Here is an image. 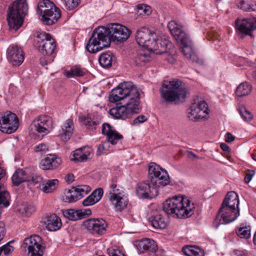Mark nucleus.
<instances>
[{
  "label": "nucleus",
  "instance_id": "obj_1",
  "mask_svg": "<svg viewBox=\"0 0 256 256\" xmlns=\"http://www.w3.org/2000/svg\"><path fill=\"white\" fill-rule=\"evenodd\" d=\"M108 98L112 102L128 100L126 104L110 109L109 114L115 118L125 120L140 112V94L132 82L120 84L112 90Z\"/></svg>",
  "mask_w": 256,
  "mask_h": 256
},
{
  "label": "nucleus",
  "instance_id": "obj_2",
  "mask_svg": "<svg viewBox=\"0 0 256 256\" xmlns=\"http://www.w3.org/2000/svg\"><path fill=\"white\" fill-rule=\"evenodd\" d=\"M194 203L182 196L166 200L163 204L162 210L168 214L178 218L190 216L194 209Z\"/></svg>",
  "mask_w": 256,
  "mask_h": 256
},
{
  "label": "nucleus",
  "instance_id": "obj_3",
  "mask_svg": "<svg viewBox=\"0 0 256 256\" xmlns=\"http://www.w3.org/2000/svg\"><path fill=\"white\" fill-rule=\"evenodd\" d=\"M160 92L162 98L166 102L178 104L184 100L187 90L178 80H164Z\"/></svg>",
  "mask_w": 256,
  "mask_h": 256
},
{
  "label": "nucleus",
  "instance_id": "obj_4",
  "mask_svg": "<svg viewBox=\"0 0 256 256\" xmlns=\"http://www.w3.org/2000/svg\"><path fill=\"white\" fill-rule=\"evenodd\" d=\"M112 41L108 24L107 27L100 26L92 32L86 49L90 53H96L104 48L110 46Z\"/></svg>",
  "mask_w": 256,
  "mask_h": 256
},
{
  "label": "nucleus",
  "instance_id": "obj_5",
  "mask_svg": "<svg viewBox=\"0 0 256 256\" xmlns=\"http://www.w3.org/2000/svg\"><path fill=\"white\" fill-rule=\"evenodd\" d=\"M28 12L26 0H15L9 6L7 20L10 29L18 30L23 24Z\"/></svg>",
  "mask_w": 256,
  "mask_h": 256
},
{
  "label": "nucleus",
  "instance_id": "obj_6",
  "mask_svg": "<svg viewBox=\"0 0 256 256\" xmlns=\"http://www.w3.org/2000/svg\"><path fill=\"white\" fill-rule=\"evenodd\" d=\"M38 11L42 16L44 24L52 25L61 16V10L49 0H43L38 4Z\"/></svg>",
  "mask_w": 256,
  "mask_h": 256
},
{
  "label": "nucleus",
  "instance_id": "obj_7",
  "mask_svg": "<svg viewBox=\"0 0 256 256\" xmlns=\"http://www.w3.org/2000/svg\"><path fill=\"white\" fill-rule=\"evenodd\" d=\"M12 180L15 186H18L25 182L35 186L42 182V178L36 174L33 168H27L16 170L12 177Z\"/></svg>",
  "mask_w": 256,
  "mask_h": 256
},
{
  "label": "nucleus",
  "instance_id": "obj_8",
  "mask_svg": "<svg viewBox=\"0 0 256 256\" xmlns=\"http://www.w3.org/2000/svg\"><path fill=\"white\" fill-rule=\"evenodd\" d=\"M149 181L158 186H166L170 182L169 176L167 172L154 162H150L148 165Z\"/></svg>",
  "mask_w": 256,
  "mask_h": 256
},
{
  "label": "nucleus",
  "instance_id": "obj_9",
  "mask_svg": "<svg viewBox=\"0 0 256 256\" xmlns=\"http://www.w3.org/2000/svg\"><path fill=\"white\" fill-rule=\"evenodd\" d=\"M240 216V209H233L221 204L214 225L218 228L220 224H228L235 220Z\"/></svg>",
  "mask_w": 256,
  "mask_h": 256
},
{
  "label": "nucleus",
  "instance_id": "obj_10",
  "mask_svg": "<svg viewBox=\"0 0 256 256\" xmlns=\"http://www.w3.org/2000/svg\"><path fill=\"white\" fill-rule=\"evenodd\" d=\"M19 120L17 116L6 111L0 114V131L3 133L10 134L18 128Z\"/></svg>",
  "mask_w": 256,
  "mask_h": 256
},
{
  "label": "nucleus",
  "instance_id": "obj_11",
  "mask_svg": "<svg viewBox=\"0 0 256 256\" xmlns=\"http://www.w3.org/2000/svg\"><path fill=\"white\" fill-rule=\"evenodd\" d=\"M158 40V34L152 30L146 27L138 30L136 36V40L138 44L142 47L149 49H154L155 44L154 40Z\"/></svg>",
  "mask_w": 256,
  "mask_h": 256
},
{
  "label": "nucleus",
  "instance_id": "obj_12",
  "mask_svg": "<svg viewBox=\"0 0 256 256\" xmlns=\"http://www.w3.org/2000/svg\"><path fill=\"white\" fill-rule=\"evenodd\" d=\"M38 48L44 56H52L56 48V42L52 36L46 32H42L38 35Z\"/></svg>",
  "mask_w": 256,
  "mask_h": 256
},
{
  "label": "nucleus",
  "instance_id": "obj_13",
  "mask_svg": "<svg viewBox=\"0 0 256 256\" xmlns=\"http://www.w3.org/2000/svg\"><path fill=\"white\" fill-rule=\"evenodd\" d=\"M108 28L112 42H124L132 34L127 27L118 23L110 24Z\"/></svg>",
  "mask_w": 256,
  "mask_h": 256
},
{
  "label": "nucleus",
  "instance_id": "obj_14",
  "mask_svg": "<svg viewBox=\"0 0 256 256\" xmlns=\"http://www.w3.org/2000/svg\"><path fill=\"white\" fill-rule=\"evenodd\" d=\"M107 226L106 222L102 218H90L83 222V226L93 235L104 234Z\"/></svg>",
  "mask_w": 256,
  "mask_h": 256
},
{
  "label": "nucleus",
  "instance_id": "obj_15",
  "mask_svg": "<svg viewBox=\"0 0 256 256\" xmlns=\"http://www.w3.org/2000/svg\"><path fill=\"white\" fill-rule=\"evenodd\" d=\"M42 240L38 235H34L25 238L24 246L27 248L30 256H42L44 252L42 249Z\"/></svg>",
  "mask_w": 256,
  "mask_h": 256
},
{
  "label": "nucleus",
  "instance_id": "obj_16",
  "mask_svg": "<svg viewBox=\"0 0 256 256\" xmlns=\"http://www.w3.org/2000/svg\"><path fill=\"white\" fill-rule=\"evenodd\" d=\"M158 185H155L148 179L147 180L138 184L136 192L140 197L151 199L158 195Z\"/></svg>",
  "mask_w": 256,
  "mask_h": 256
},
{
  "label": "nucleus",
  "instance_id": "obj_17",
  "mask_svg": "<svg viewBox=\"0 0 256 256\" xmlns=\"http://www.w3.org/2000/svg\"><path fill=\"white\" fill-rule=\"evenodd\" d=\"M235 28L242 38L243 36H252V31L256 30V18L236 19Z\"/></svg>",
  "mask_w": 256,
  "mask_h": 256
},
{
  "label": "nucleus",
  "instance_id": "obj_18",
  "mask_svg": "<svg viewBox=\"0 0 256 256\" xmlns=\"http://www.w3.org/2000/svg\"><path fill=\"white\" fill-rule=\"evenodd\" d=\"M190 110L188 116L192 121L204 118L208 114V104L204 100L193 103L190 106Z\"/></svg>",
  "mask_w": 256,
  "mask_h": 256
},
{
  "label": "nucleus",
  "instance_id": "obj_19",
  "mask_svg": "<svg viewBox=\"0 0 256 256\" xmlns=\"http://www.w3.org/2000/svg\"><path fill=\"white\" fill-rule=\"evenodd\" d=\"M168 26L172 34L180 44V46H185V44H186L188 41L190 44H192L188 35L182 30V26L178 24L176 21L173 20L170 22Z\"/></svg>",
  "mask_w": 256,
  "mask_h": 256
},
{
  "label": "nucleus",
  "instance_id": "obj_20",
  "mask_svg": "<svg viewBox=\"0 0 256 256\" xmlns=\"http://www.w3.org/2000/svg\"><path fill=\"white\" fill-rule=\"evenodd\" d=\"M7 58L14 66H19L24 60L22 48L18 46H12L7 50Z\"/></svg>",
  "mask_w": 256,
  "mask_h": 256
},
{
  "label": "nucleus",
  "instance_id": "obj_21",
  "mask_svg": "<svg viewBox=\"0 0 256 256\" xmlns=\"http://www.w3.org/2000/svg\"><path fill=\"white\" fill-rule=\"evenodd\" d=\"M93 156L92 150L89 146H84L73 152L70 160L75 162H84L90 159Z\"/></svg>",
  "mask_w": 256,
  "mask_h": 256
},
{
  "label": "nucleus",
  "instance_id": "obj_22",
  "mask_svg": "<svg viewBox=\"0 0 256 256\" xmlns=\"http://www.w3.org/2000/svg\"><path fill=\"white\" fill-rule=\"evenodd\" d=\"M136 246L140 252H148L149 254H154L158 250L156 242L150 238L142 239L136 242Z\"/></svg>",
  "mask_w": 256,
  "mask_h": 256
},
{
  "label": "nucleus",
  "instance_id": "obj_23",
  "mask_svg": "<svg viewBox=\"0 0 256 256\" xmlns=\"http://www.w3.org/2000/svg\"><path fill=\"white\" fill-rule=\"evenodd\" d=\"M61 159L54 154H48L40 163L41 168L44 170H53L61 164Z\"/></svg>",
  "mask_w": 256,
  "mask_h": 256
},
{
  "label": "nucleus",
  "instance_id": "obj_24",
  "mask_svg": "<svg viewBox=\"0 0 256 256\" xmlns=\"http://www.w3.org/2000/svg\"><path fill=\"white\" fill-rule=\"evenodd\" d=\"M112 192L110 197V201L114 205L116 210L122 211L126 208L128 203V199L124 197L121 193Z\"/></svg>",
  "mask_w": 256,
  "mask_h": 256
},
{
  "label": "nucleus",
  "instance_id": "obj_25",
  "mask_svg": "<svg viewBox=\"0 0 256 256\" xmlns=\"http://www.w3.org/2000/svg\"><path fill=\"white\" fill-rule=\"evenodd\" d=\"M148 222L156 229H164L168 226V220L160 214L156 212L148 218Z\"/></svg>",
  "mask_w": 256,
  "mask_h": 256
},
{
  "label": "nucleus",
  "instance_id": "obj_26",
  "mask_svg": "<svg viewBox=\"0 0 256 256\" xmlns=\"http://www.w3.org/2000/svg\"><path fill=\"white\" fill-rule=\"evenodd\" d=\"M74 128L72 120L70 119L67 120L59 132L58 136L60 140L64 142L70 140L73 133Z\"/></svg>",
  "mask_w": 256,
  "mask_h": 256
},
{
  "label": "nucleus",
  "instance_id": "obj_27",
  "mask_svg": "<svg viewBox=\"0 0 256 256\" xmlns=\"http://www.w3.org/2000/svg\"><path fill=\"white\" fill-rule=\"evenodd\" d=\"M239 198L238 194L234 192H228L226 198L224 200L222 205L230 207L233 209H239Z\"/></svg>",
  "mask_w": 256,
  "mask_h": 256
},
{
  "label": "nucleus",
  "instance_id": "obj_28",
  "mask_svg": "<svg viewBox=\"0 0 256 256\" xmlns=\"http://www.w3.org/2000/svg\"><path fill=\"white\" fill-rule=\"evenodd\" d=\"M46 228L50 231H56L59 230L61 226L60 218L55 214L48 216L44 222Z\"/></svg>",
  "mask_w": 256,
  "mask_h": 256
},
{
  "label": "nucleus",
  "instance_id": "obj_29",
  "mask_svg": "<svg viewBox=\"0 0 256 256\" xmlns=\"http://www.w3.org/2000/svg\"><path fill=\"white\" fill-rule=\"evenodd\" d=\"M103 190L102 188L96 189L89 196L82 202L84 206L94 205L100 200L103 195Z\"/></svg>",
  "mask_w": 256,
  "mask_h": 256
},
{
  "label": "nucleus",
  "instance_id": "obj_30",
  "mask_svg": "<svg viewBox=\"0 0 256 256\" xmlns=\"http://www.w3.org/2000/svg\"><path fill=\"white\" fill-rule=\"evenodd\" d=\"M5 175V170L0 167V204H2L4 206L10 205V194L8 192L4 190V184L2 183L1 180Z\"/></svg>",
  "mask_w": 256,
  "mask_h": 256
},
{
  "label": "nucleus",
  "instance_id": "obj_31",
  "mask_svg": "<svg viewBox=\"0 0 256 256\" xmlns=\"http://www.w3.org/2000/svg\"><path fill=\"white\" fill-rule=\"evenodd\" d=\"M155 44L154 49H149L150 51H153L156 54H162L166 52L168 46L170 44L166 40H160L158 36V40H154Z\"/></svg>",
  "mask_w": 256,
  "mask_h": 256
},
{
  "label": "nucleus",
  "instance_id": "obj_32",
  "mask_svg": "<svg viewBox=\"0 0 256 256\" xmlns=\"http://www.w3.org/2000/svg\"><path fill=\"white\" fill-rule=\"evenodd\" d=\"M86 74L84 68L78 66H75L72 67L69 70H66L64 72V75L68 78L76 77H82Z\"/></svg>",
  "mask_w": 256,
  "mask_h": 256
},
{
  "label": "nucleus",
  "instance_id": "obj_33",
  "mask_svg": "<svg viewBox=\"0 0 256 256\" xmlns=\"http://www.w3.org/2000/svg\"><path fill=\"white\" fill-rule=\"evenodd\" d=\"M182 52L184 56L194 62H197L198 57L194 52L192 44H190V42H186L185 46H180Z\"/></svg>",
  "mask_w": 256,
  "mask_h": 256
},
{
  "label": "nucleus",
  "instance_id": "obj_34",
  "mask_svg": "<svg viewBox=\"0 0 256 256\" xmlns=\"http://www.w3.org/2000/svg\"><path fill=\"white\" fill-rule=\"evenodd\" d=\"M182 251L187 256H204V251L196 246H184Z\"/></svg>",
  "mask_w": 256,
  "mask_h": 256
},
{
  "label": "nucleus",
  "instance_id": "obj_35",
  "mask_svg": "<svg viewBox=\"0 0 256 256\" xmlns=\"http://www.w3.org/2000/svg\"><path fill=\"white\" fill-rule=\"evenodd\" d=\"M113 54L110 52L102 53L100 56L98 61L103 68H110L112 66Z\"/></svg>",
  "mask_w": 256,
  "mask_h": 256
},
{
  "label": "nucleus",
  "instance_id": "obj_36",
  "mask_svg": "<svg viewBox=\"0 0 256 256\" xmlns=\"http://www.w3.org/2000/svg\"><path fill=\"white\" fill-rule=\"evenodd\" d=\"M252 86L247 82H242L236 88V94L241 97L248 95L252 90Z\"/></svg>",
  "mask_w": 256,
  "mask_h": 256
},
{
  "label": "nucleus",
  "instance_id": "obj_37",
  "mask_svg": "<svg viewBox=\"0 0 256 256\" xmlns=\"http://www.w3.org/2000/svg\"><path fill=\"white\" fill-rule=\"evenodd\" d=\"M66 217L72 220H77L82 219L85 215L82 210H76L73 209L66 210L64 212Z\"/></svg>",
  "mask_w": 256,
  "mask_h": 256
},
{
  "label": "nucleus",
  "instance_id": "obj_38",
  "mask_svg": "<svg viewBox=\"0 0 256 256\" xmlns=\"http://www.w3.org/2000/svg\"><path fill=\"white\" fill-rule=\"evenodd\" d=\"M237 236L241 238L248 239L250 237V227L242 224L235 230Z\"/></svg>",
  "mask_w": 256,
  "mask_h": 256
},
{
  "label": "nucleus",
  "instance_id": "obj_39",
  "mask_svg": "<svg viewBox=\"0 0 256 256\" xmlns=\"http://www.w3.org/2000/svg\"><path fill=\"white\" fill-rule=\"evenodd\" d=\"M238 8L244 12H253L256 10V2H248L244 0H240L237 4Z\"/></svg>",
  "mask_w": 256,
  "mask_h": 256
},
{
  "label": "nucleus",
  "instance_id": "obj_40",
  "mask_svg": "<svg viewBox=\"0 0 256 256\" xmlns=\"http://www.w3.org/2000/svg\"><path fill=\"white\" fill-rule=\"evenodd\" d=\"M150 59V55L143 50L139 51L135 58V63L138 66L144 65Z\"/></svg>",
  "mask_w": 256,
  "mask_h": 256
},
{
  "label": "nucleus",
  "instance_id": "obj_41",
  "mask_svg": "<svg viewBox=\"0 0 256 256\" xmlns=\"http://www.w3.org/2000/svg\"><path fill=\"white\" fill-rule=\"evenodd\" d=\"M79 200L78 193L76 192L74 187L69 190L67 194L63 197V200L68 202H74Z\"/></svg>",
  "mask_w": 256,
  "mask_h": 256
},
{
  "label": "nucleus",
  "instance_id": "obj_42",
  "mask_svg": "<svg viewBox=\"0 0 256 256\" xmlns=\"http://www.w3.org/2000/svg\"><path fill=\"white\" fill-rule=\"evenodd\" d=\"M38 118L40 122H42V124L44 126L43 129L46 130L48 133L52 128V120L50 118L46 116H39Z\"/></svg>",
  "mask_w": 256,
  "mask_h": 256
},
{
  "label": "nucleus",
  "instance_id": "obj_43",
  "mask_svg": "<svg viewBox=\"0 0 256 256\" xmlns=\"http://www.w3.org/2000/svg\"><path fill=\"white\" fill-rule=\"evenodd\" d=\"M78 196L80 199L88 194L91 190V188L88 185H80L74 187Z\"/></svg>",
  "mask_w": 256,
  "mask_h": 256
},
{
  "label": "nucleus",
  "instance_id": "obj_44",
  "mask_svg": "<svg viewBox=\"0 0 256 256\" xmlns=\"http://www.w3.org/2000/svg\"><path fill=\"white\" fill-rule=\"evenodd\" d=\"M58 184V180L57 179L48 180L43 187V191L46 193L51 192L56 190Z\"/></svg>",
  "mask_w": 256,
  "mask_h": 256
},
{
  "label": "nucleus",
  "instance_id": "obj_45",
  "mask_svg": "<svg viewBox=\"0 0 256 256\" xmlns=\"http://www.w3.org/2000/svg\"><path fill=\"white\" fill-rule=\"evenodd\" d=\"M123 138V136L115 130L106 138L108 142L112 144H116L118 140Z\"/></svg>",
  "mask_w": 256,
  "mask_h": 256
},
{
  "label": "nucleus",
  "instance_id": "obj_46",
  "mask_svg": "<svg viewBox=\"0 0 256 256\" xmlns=\"http://www.w3.org/2000/svg\"><path fill=\"white\" fill-rule=\"evenodd\" d=\"M238 111L242 118L244 121H250L252 118V115L251 112L246 110L244 106H240L238 108Z\"/></svg>",
  "mask_w": 256,
  "mask_h": 256
},
{
  "label": "nucleus",
  "instance_id": "obj_47",
  "mask_svg": "<svg viewBox=\"0 0 256 256\" xmlns=\"http://www.w3.org/2000/svg\"><path fill=\"white\" fill-rule=\"evenodd\" d=\"M137 12L139 15L148 16L151 14V8L148 5L140 4L137 6Z\"/></svg>",
  "mask_w": 256,
  "mask_h": 256
},
{
  "label": "nucleus",
  "instance_id": "obj_48",
  "mask_svg": "<svg viewBox=\"0 0 256 256\" xmlns=\"http://www.w3.org/2000/svg\"><path fill=\"white\" fill-rule=\"evenodd\" d=\"M31 126L32 129L39 133H45L46 134L48 133L46 130L43 129L44 126L42 124V122H40L38 118L32 122Z\"/></svg>",
  "mask_w": 256,
  "mask_h": 256
},
{
  "label": "nucleus",
  "instance_id": "obj_49",
  "mask_svg": "<svg viewBox=\"0 0 256 256\" xmlns=\"http://www.w3.org/2000/svg\"><path fill=\"white\" fill-rule=\"evenodd\" d=\"M66 8L72 10L78 6L80 0H62Z\"/></svg>",
  "mask_w": 256,
  "mask_h": 256
},
{
  "label": "nucleus",
  "instance_id": "obj_50",
  "mask_svg": "<svg viewBox=\"0 0 256 256\" xmlns=\"http://www.w3.org/2000/svg\"><path fill=\"white\" fill-rule=\"evenodd\" d=\"M114 130L111 126L108 123L104 124L102 126V133L106 135V138Z\"/></svg>",
  "mask_w": 256,
  "mask_h": 256
},
{
  "label": "nucleus",
  "instance_id": "obj_51",
  "mask_svg": "<svg viewBox=\"0 0 256 256\" xmlns=\"http://www.w3.org/2000/svg\"><path fill=\"white\" fill-rule=\"evenodd\" d=\"M14 250V248L10 245V242L0 248V254L3 252L6 256L10 254Z\"/></svg>",
  "mask_w": 256,
  "mask_h": 256
},
{
  "label": "nucleus",
  "instance_id": "obj_52",
  "mask_svg": "<svg viewBox=\"0 0 256 256\" xmlns=\"http://www.w3.org/2000/svg\"><path fill=\"white\" fill-rule=\"evenodd\" d=\"M83 120L84 124L87 128L91 129L96 128V123L94 121L92 120L91 118L89 117H84Z\"/></svg>",
  "mask_w": 256,
  "mask_h": 256
},
{
  "label": "nucleus",
  "instance_id": "obj_53",
  "mask_svg": "<svg viewBox=\"0 0 256 256\" xmlns=\"http://www.w3.org/2000/svg\"><path fill=\"white\" fill-rule=\"evenodd\" d=\"M36 152H46L48 150V146L45 144H40L34 148Z\"/></svg>",
  "mask_w": 256,
  "mask_h": 256
},
{
  "label": "nucleus",
  "instance_id": "obj_54",
  "mask_svg": "<svg viewBox=\"0 0 256 256\" xmlns=\"http://www.w3.org/2000/svg\"><path fill=\"white\" fill-rule=\"evenodd\" d=\"M147 120V118L144 115H140L134 118L132 122V124L138 125L140 124L143 123Z\"/></svg>",
  "mask_w": 256,
  "mask_h": 256
},
{
  "label": "nucleus",
  "instance_id": "obj_55",
  "mask_svg": "<svg viewBox=\"0 0 256 256\" xmlns=\"http://www.w3.org/2000/svg\"><path fill=\"white\" fill-rule=\"evenodd\" d=\"M116 182L114 178L112 179V183L110 186V190L109 192V196L110 197V194L112 193V192H114L115 194L116 193H120L119 192V190L116 188Z\"/></svg>",
  "mask_w": 256,
  "mask_h": 256
},
{
  "label": "nucleus",
  "instance_id": "obj_56",
  "mask_svg": "<svg viewBox=\"0 0 256 256\" xmlns=\"http://www.w3.org/2000/svg\"><path fill=\"white\" fill-rule=\"evenodd\" d=\"M255 172L254 170H246L244 177L245 182L247 184L250 182Z\"/></svg>",
  "mask_w": 256,
  "mask_h": 256
},
{
  "label": "nucleus",
  "instance_id": "obj_57",
  "mask_svg": "<svg viewBox=\"0 0 256 256\" xmlns=\"http://www.w3.org/2000/svg\"><path fill=\"white\" fill-rule=\"evenodd\" d=\"M109 256H125L123 252L118 250H112L108 252Z\"/></svg>",
  "mask_w": 256,
  "mask_h": 256
},
{
  "label": "nucleus",
  "instance_id": "obj_58",
  "mask_svg": "<svg viewBox=\"0 0 256 256\" xmlns=\"http://www.w3.org/2000/svg\"><path fill=\"white\" fill-rule=\"evenodd\" d=\"M106 144V142H102L101 144L98 146L96 152L97 156H101L104 154L105 150L104 144Z\"/></svg>",
  "mask_w": 256,
  "mask_h": 256
},
{
  "label": "nucleus",
  "instance_id": "obj_59",
  "mask_svg": "<svg viewBox=\"0 0 256 256\" xmlns=\"http://www.w3.org/2000/svg\"><path fill=\"white\" fill-rule=\"evenodd\" d=\"M6 234V228L3 222H0V242L4 238Z\"/></svg>",
  "mask_w": 256,
  "mask_h": 256
},
{
  "label": "nucleus",
  "instance_id": "obj_60",
  "mask_svg": "<svg viewBox=\"0 0 256 256\" xmlns=\"http://www.w3.org/2000/svg\"><path fill=\"white\" fill-rule=\"evenodd\" d=\"M24 209L26 214L27 216H30L36 210L35 207L34 206H26Z\"/></svg>",
  "mask_w": 256,
  "mask_h": 256
},
{
  "label": "nucleus",
  "instance_id": "obj_61",
  "mask_svg": "<svg viewBox=\"0 0 256 256\" xmlns=\"http://www.w3.org/2000/svg\"><path fill=\"white\" fill-rule=\"evenodd\" d=\"M234 137L233 135L230 133L228 132L226 134L225 136V141L227 142H230L234 141Z\"/></svg>",
  "mask_w": 256,
  "mask_h": 256
},
{
  "label": "nucleus",
  "instance_id": "obj_62",
  "mask_svg": "<svg viewBox=\"0 0 256 256\" xmlns=\"http://www.w3.org/2000/svg\"><path fill=\"white\" fill-rule=\"evenodd\" d=\"M65 180L68 184H70L74 181V176L72 174H68L65 176Z\"/></svg>",
  "mask_w": 256,
  "mask_h": 256
},
{
  "label": "nucleus",
  "instance_id": "obj_63",
  "mask_svg": "<svg viewBox=\"0 0 256 256\" xmlns=\"http://www.w3.org/2000/svg\"><path fill=\"white\" fill-rule=\"evenodd\" d=\"M188 157L191 160L198 159L200 158L195 154L191 151H188Z\"/></svg>",
  "mask_w": 256,
  "mask_h": 256
},
{
  "label": "nucleus",
  "instance_id": "obj_64",
  "mask_svg": "<svg viewBox=\"0 0 256 256\" xmlns=\"http://www.w3.org/2000/svg\"><path fill=\"white\" fill-rule=\"evenodd\" d=\"M234 254L237 256H244L246 254V250H234Z\"/></svg>",
  "mask_w": 256,
  "mask_h": 256
}]
</instances>
